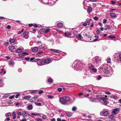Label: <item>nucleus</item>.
<instances>
[{"label":"nucleus","mask_w":121,"mask_h":121,"mask_svg":"<svg viewBox=\"0 0 121 121\" xmlns=\"http://www.w3.org/2000/svg\"><path fill=\"white\" fill-rule=\"evenodd\" d=\"M92 11V9L90 6H89L88 7L87 11L88 13H90Z\"/></svg>","instance_id":"21"},{"label":"nucleus","mask_w":121,"mask_h":121,"mask_svg":"<svg viewBox=\"0 0 121 121\" xmlns=\"http://www.w3.org/2000/svg\"><path fill=\"white\" fill-rule=\"evenodd\" d=\"M57 26L58 27L61 28L63 26V23L61 22H59L57 23Z\"/></svg>","instance_id":"23"},{"label":"nucleus","mask_w":121,"mask_h":121,"mask_svg":"<svg viewBox=\"0 0 121 121\" xmlns=\"http://www.w3.org/2000/svg\"><path fill=\"white\" fill-rule=\"evenodd\" d=\"M51 51L53 53H59L61 51L58 50L53 49H50Z\"/></svg>","instance_id":"13"},{"label":"nucleus","mask_w":121,"mask_h":121,"mask_svg":"<svg viewBox=\"0 0 121 121\" xmlns=\"http://www.w3.org/2000/svg\"><path fill=\"white\" fill-rule=\"evenodd\" d=\"M34 61L37 62V64L39 66H41L44 65V60L39 59H36Z\"/></svg>","instance_id":"6"},{"label":"nucleus","mask_w":121,"mask_h":121,"mask_svg":"<svg viewBox=\"0 0 121 121\" xmlns=\"http://www.w3.org/2000/svg\"><path fill=\"white\" fill-rule=\"evenodd\" d=\"M93 19L97 21L98 20L99 18L95 16L94 17Z\"/></svg>","instance_id":"47"},{"label":"nucleus","mask_w":121,"mask_h":121,"mask_svg":"<svg viewBox=\"0 0 121 121\" xmlns=\"http://www.w3.org/2000/svg\"><path fill=\"white\" fill-rule=\"evenodd\" d=\"M108 38L111 39H114L115 38V37L113 35H110L108 36Z\"/></svg>","instance_id":"35"},{"label":"nucleus","mask_w":121,"mask_h":121,"mask_svg":"<svg viewBox=\"0 0 121 121\" xmlns=\"http://www.w3.org/2000/svg\"><path fill=\"white\" fill-rule=\"evenodd\" d=\"M77 109V108L76 107H73L72 109V110L73 111H74L76 110Z\"/></svg>","instance_id":"45"},{"label":"nucleus","mask_w":121,"mask_h":121,"mask_svg":"<svg viewBox=\"0 0 121 121\" xmlns=\"http://www.w3.org/2000/svg\"><path fill=\"white\" fill-rule=\"evenodd\" d=\"M50 3L52 5H54L55 3V2L53 1V0H51L50 1Z\"/></svg>","instance_id":"49"},{"label":"nucleus","mask_w":121,"mask_h":121,"mask_svg":"<svg viewBox=\"0 0 121 121\" xmlns=\"http://www.w3.org/2000/svg\"><path fill=\"white\" fill-rule=\"evenodd\" d=\"M38 90H33L31 92V93H36L38 92Z\"/></svg>","instance_id":"33"},{"label":"nucleus","mask_w":121,"mask_h":121,"mask_svg":"<svg viewBox=\"0 0 121 121\" xmlns=\"http://www.w3.org/2000/svg\"><path fill=\"white\" fill-rule=\"evenodd\" d=\"M35 104L36 105L38 106H41V104L40 103L35 102Z\"/></svg>","instance_id":"44"},{"label":"nucleus","mask_w":121,"mask_h":121,"mask_svg":"<svg viewBox=\"0 0 121 121\" xmlns=\"http://www.w3.org/2000/svg\"><path fill=\"white\" fill-rule=\"evenodd\" d=\"M17 114L18 115H19L20 116H21L22 115V112H18Z\"/></svg>","instance_id":"63"},{"label":"nucleus","mask_w":121,"mask_h":121,"mask_svg":"<svg viewBox=\"0 0 121 121\" xmlns=\"http://www.w3.org/2000/svg\"><path fill=\"white\" fill-rule=\"evenodd\" d=\"M3 95L4 96L2 97L3 98L7 97L9 96V94H4Z\"/></svg>","instance_id":"34"},{"label":"nucleus","mask_w":121,"mask_h":121,"mask_svg":"<svg viewBox=\"0 0 121 121\" xmlns=\"http://www.w3.org/2000/svg\"><path fill=\"white\" fill-rule=\"evenodd\" d=\"M4 85L3 81L2 79L0 78V87H2Z\"/></svg>","instance_id":"20"},{"label":"nucleus","mask_w":121,"mask_h":121,"mask_svg":"<svg viewBox=\"0 0 121 121\" xmlns=\"http://www.w3.org/2000/svg\"><path fill=\"white\" fill-rule=\"evenodd\" d=\"M31 96L30 95H26L24 97V99H28L31 98Z\"/></svg>","instance_id":"27"},{"label":"nucleus","mask_w":121,"mask_h":121,"mask_svg":"<svg viewBox=\"0 0 121 121\" xmlns=\"http://www.w3.org/2000/svg\"><path fill=\"white\" fill-rule=\"evenodd\" d=\"M37 121H42V119L41 118H38L37 119Z\"/></svg>","instance_id":"64"},{"label":"nucleus","mask_w":121,"mask_h":121,"mask_svg":"<svg viewBox=\"0 0 121 121\" xmlns=\"http://www.w3.org/2000/svg\"><path fill=\"white\" fill-rule=\"evenodd\" d=\"M13 119H14L16 118V116L15 113L14 112H13L12 113Z\"/></svg>","instance_id":"30"},{"label":"nucleus","mask_w":121,"mask_h":121,"mask_svg":"<svg viewBox=\"0 0 121 121\" xmlns=\"http://www.w3.org/2000/svg\"><path fill=\"white\" fill-rule=\"evenodd\" d=\"M19 56L21 57L24 56L23 52L22 53L19 54L18 55Z\"/></svg>","instance_id":"54"},{"label":"nucleus","mask_w":121,"mask_h":121,"mask_svg":"<svg viewBox=\"0 0 121 121\" xmlns=\"http://www.w3.org/2000/svg\"><path fill=\"white\" fill-rule=\"evenodd\" d=\"M26 111H23L22 112V115L24 117L25 115L26 114Z\"/></svg>","instance_id":"40"},{"label":"nucleus","mask_w":121,"mask_h":121,"mask_svg":"<svg viewBox=\"0 0 121 121\" xmlns=\"http://www.w3.org/2000/svg\"><path fill=\"white\" fill-rule=\"evenodd\" d=\"M36 31L33 28H32L30 30V31L32 33H35Z\"/></svg>","instance_id":"38"},{"label":"nucleus","mask_w":121,"mask_h":121,"mask_svg":"<svg viewBox=\"0 0 121 121\" xmlns=\"http://www.w3.org/2000/svg\"><path fill=\"white\" fill-rule=\"evenodd\" d=\"M14 97V95H13L9 97V98L10 99H12Z\"/></svg>","instance_id":"55"},{"label":"nucleus","mask_w":121,"mask_h":121,"mask_svg":"<svg viewBox=\"0 0 121 121\" xmlns=\"http://www.w3.org/2000/svg\"><path fill=\"white\" fill-rule=\"evenodd\" d=\"M77 37L79 39H81L82 37L81 35L80 34H78L77 35H76Z\"/></svg>","instance_id":"32"},{"label":"nucleus","mask_w":121,"mask_h":121,"mask_svg":"<svg viewBox=\"0 0 121 121\" xmlns=\"http://www.w3.org/2000/svg\"><path fill=\"white\" fill-rule=\"evenodd\" d=\"M101 60V58L100 57L96 56L92 58V61L93 64L95 65L100 63Z\"/></svg>","instance_id":"4"},{"label":"nucleus","mask_w":121,"mask_h":121,"mask_svg":"<svg viewBox=\"0 0 121 121\" xmlns=\"http://www.w3.org/2000/svg\"><path fill=\"white\" fill-rule=\"evenodd\" d=\"M10 120V119L9 118H6L5 119L4 121H9Z\"/></svg>","instance_id":"58"},{"label":"nucleus","mask_w":121,"mask_h":121,"mask_svg":"<svg viewBox=\"0 0 121 121\" xmlns=\"http://www.w3.org/2000/svg\"><path fill=\"white\" fill-rule=\"evenodd\" d=\"M110 15L112 17H115L116 15L115 13H110Z\"/></svg>","instance_id":"36"},{"label":"nucleus","mask_w":121,"mask_h":121,"mask_svg":"<svg viewBox=\"0 0 121 121\" xmlns=\"http://www.w3.org/2000/svg\"><path fill=\"white\" fill-rule=\"evenodd\" d=\"M39 32L41 34L45 33V29L44 28H42L40 30Z\"/></svg>","instance_id":"19"},{"label":"nucleus","mask_w":121,"mask_h":121,"mask_svg":"<svg viewBox=\"0 0 121 121\" xmlns=\"http://www.w3.org/2000/svg\"><path fill=\"white\" fill-rule=\"evenodd\" d=\"M38 50V48L37 47H34L32 49V51L33 52H35L37 51Z\"/></svg>","instance_id":"22"},{"label":"nucleus","mask_w":121,"mask_h":121,"mask_svg":"<svg viewBox=\"0 0 121 121\" xmlns=\"http://www.w3.org/2000/svg\"><path fill=\"white\" fill-rule=\"evenodd\" d=\"M18 71L19 72H21L22 71V69L20 68H19L18 69Z\"/></svg>","instance_id":"57"},{"label":"nucleus","mask_w":121,"mask_h":121,"mask_svg":"<svg viewBox=\"0 0 121 121\" xmlns=\"http://www.w3.org/2000/svg\"><path fill=\"white\" fill-rule=\"evenodd\" d=\"M90 101L92 102H95L96 101V99L95 98L90 99Z\"/></svg>","instance_id":"42"},{"label":"nucleus","mask_w":121,"mask_h":121,"mask_svg":"<svg viewBox=\"0 0 121 121\" xmlns=\"http://www.w3.org/2000/svg\"><path fill=\"white\" fill-rule=\"evenodd\" d=\"M65 35L67 37H69L72 34L71 33L65 32Z\"/></svg>","instance_id":"16"},{"label":"nucleus","mask_w":121,"mask_h":121,"mask_svg":"<svg viewBox=\"0 0 121 121\" xmlns=\"http://www.w3.org/2000/svg\"><path fill=\"white\" fill-rule=\"evenodd\" d=\"M89 68L94 73H96L97 71V69L94 67L93 65H91L89 67Z\"/></svg>","instance_id":"8"},{"label":"nucleus","mask_w":121,"mask_h":121,"mask_svg":"<svg viewBox=\"0 0 121 121\" xmlns=\"http://www.w3.org/2000/svg\"><path fill=\"white\" fill-rule=\"evenodd\" d=\"M111 59L110 58L108 59H107V63H110L111 62Z\"/></svg>","instance_id":"43"},{"label":"nucleus","mask_w":121,"mask_h":121,"mask_svg":"<svg viewBox=\"0 0 121 121\" xmlns=\"http://www.w3.org/2000/svg\"><path fill=\"white\" fill-rule=\"evenodd\" d=\"M105 30H109L110 29V28L109 26V25H105Z\"/></svg>","instance_id":"29"},{"label":"nucleus","mask_w":121,"mask_h":121,"mask_svg":"<svg viewBox=\"0 0 121 121\" xmlns=\"http://www.w3.org/2000/svg\"><path fill=\"white\" fill-rule=\"evenodd\" d=\"M9 48L11 52H13V50L15 49V47L13 45L10 46L9 47Z\"/></svg>","instance_id":"15"},{"label":"nucleus","mask_w":121,"mask_h":121,"mask_svg":"<svg viewBox=\"0 0 121 121\" xmlns=\"http://www.w3.org/2000/svg\"><path fill=\"white\" fill-rule=\"evenodd\" d=\"M82 64L79 60H77L75 61L72 67L74 69V70H78L82 69L81 65Z\"/></svg>","instance_id":"2"},{"label":"nucleus","mask_w":121,"mask_h":121,"mask_svg":"<svg viewBox=\"0 0 121 121\" xmlns=\"http://www.w3.org/2000/svg\"><path fill=\"white\" fill-rule=\"evenodd\" d=\"M50 29H47L45 30V33H46L49 31Z\"/></svg>","instance_id":"52"},{"label":"nucleus","mask_w":121,"mask_h":121,"mask_svg":"<svg viewBox=\"0 0 121 121\" xmlns=\"http://www.w3.org/2000/svg\"><path fill=\"white\" fill-rule=\"evenodd\" d=\"M84 75L86 76H89L90 74L89 72L87 71H86L84 73Z\"/></svg>","instance_id":"26"},{"label":"nucleus","mask_w":121,"mask_h":121,"mask_svg":"<svg viewBox=\"0 0 121 121\" xmlns=\"http://www.w3.org/2000/svg\"><path fill=\"white\" fill-rule=\"evenodd\" d=\"M42 118L44 119H45L46 118V116L44 115L43 114L42 116Z\"/></svg>","instance_id":"60"},{"label":"nucleus","mask_w":121,"mask_h":121,"mask_svg":"<svg viewBox=\"0 0 121 121\" xmlns=\"http://www.w3.org/2000/svg\"><path fill=\"white\" fill-rule=\"evenodd\" d=\"M97 98L98 99H100L102 100L104 102V104L105 105H106L108 104L107 102V98L105 97H98V95H97Z\"/></svg>","instance_id":"7"},{"label":"nucleus","mask_w":121,"mask_h":121,"mask_svg":"<svg viewBox=\"0 0 121 121\" xmlns=\"http://www.w3.org/2000/svg\"><path fill=\"white\" fill-rule=\"evenodd\" d=\"M108 65L107 64H104L101 65L99 68V69L100 71L102 72H104L107 74H109L108 77L111 76L112 74V73L110 72L109 69L108 67Z\"/></svg>","instance_id":"1"},{"label":"nucleus","mask_w":121,"mask_h":121,"mask_svg":"<svg viewBox=\"0 0 121 121\" xmlns=\"http://www.w3.org/2000/svg\"><path fill=\"white\" fill-rule=\"evenodd\" d=\"M47 96L48 98L49 99H53L54 97L53 96L50 95H47Z\"/></svg>","instance_id":"37"},{"label":"nucleus","mask_w":121,"mask_h":121,"mask_svg":"<svg viewBox=\"0 0 121 121\" xmlns=\"http://www.w3.org/2000/svg\"><path fill=\"white\" fill-rule=\"evenodd\" d=\"M91 20H92V19H89L88 18H87L86 20L85 23L87 24V25H89Z\"/></svg>","instance_id":"17"},{"label":"nucleus","mask_w":121,"mask_h":121,"mask_svg":"<svg viewBox=\"0 0 121 121\" xmlns=\"http://www.w3.org/2000/svg\"><path fill=\"white\" fill-rule=\"evenodd\" d=\"M27 109L28 110H32L33 108V106L32 105L30 104L28 105L27 107Z\"/></svg>","instance_id":"18"},{"label":"nucleus","mask_w":121,"mask_h":121,"mask_svg":"<svg viewBox=\"0 0 121 121\" xmlns=\"http://www.w3.org/2000/svg\"><path fill=\"white\" fill-rule=\"evenodd\" d=\"M96 32L97 33L99 34H100L102 33V32L100 31L99 30H97Z\"/></svg>","instance_id":"61"},{"label":"nucleus","mask_w":121,"mask_h":121,"mask_svg":"<svg viewBox=\"0 0 121 121\" xmlns=\"http://www.w3.org/2000/svg\"><path fill=\"white\" fill-rule=\"evenodd\" d=\"M107 20L106 19H104L103 20V23L104 24H105L107 22Z\"/></svg>","instance_id":"46"},{"label":"nucleus","mask_w":121,"mask_h":121,"mask_svg":"<svg viewBox=\"0 0 121 121\" xmlns=\"http://www.w3.org/2000/svg\"><path fill=\"white\" fill-rule=\"evenodd\" d=\"M22 50L21 48H18L17 49L16 51L17 53H20L22 52Z\"/></svg>","instance_id":"25"},{"label":"nucleus","mask_w":121,"mask_h":121,"mask_svg":"<svg viewBox=\"0 0 121 121\" xmlns=\"http://www.w3.org/2000/svg\"><path fill=\"white\" fill-rule=\"evenodd\" d=\"M65 113L68 116L70 117L72 115V113L70 112H65Z\"/></svg>","instance_id":"24"},{"label":"nucleus","mask_w":121,"mask_h":121,"mask_svg":"<svg viewBox=\"0 0 121 121\" xmlns=\"http://www.w3.org/2000/svg\"><path fill=\"white\" fill-rule=\"evenodd\" d=\"M4 70V68L2 69H0V73L1 75H3L6 73V71Z\"/></svg>","instance_id":"14"},{"label":"nucleus","mask_w":121,"mask_h":121,"mask_svg":"<svg viewBox=\"0 0 121 121\" xmlns=\"http://www.w3.org/2000/svg\"><path fill=\"white\" fill-rule=\"evenodd\" d=\"M48 82L52 83L53 82V80L52 78L48 79Z\"/></svg>","instance_id":"41"},{"label":"nucleus","mask_w":121,"mask_h":121,"mask_svg":"<svg viewBox=\"0 0 121 121\" xmlns=\"http://www.w3.org/2000/svg\"><path fill=\"white\" fill-rule=\"evenodd\" d=\"M11 115V114L10 112L7 113L5 114V115L6 117H7L8 116H10Z\"/></svg>","instance_id":"51"},{"label":"nucleus","mask_w":121,"mask_h":121,"mask_svg":"<svg viewBox=\"0 0 121 121\" xmlns=\"http://www.w3.org/2000/svg\"><path fill=\"white\" fill-rule=\"evenodd\" d=\"M109 110L106 109H104L100 112L101 115L104 116H108L109 114Z\"/></svg>","instance_id":"5"},{"label":"nucleus","mask_w":121,"mask_h":121,"mask_svg":"<svg viewBox=\"0 0 121 121\" xmlns=\"http://www.w3.org/2000/svg\"><path fill=\"white\" fill-rule=\"evenodd\" d=\"M44 65L48 64L52 62V60L49 58H47L44 60Z\"/></svg>","instance_id":"9"},{"label":"nucleus","mask_w":121,"mask_h":121,"mask_svg":"<svg viewBox=\"0 0 121 121\" xmlns=\"http://www.w3.org/2000/svg\"><path fill=\"white\" fill-rule=\"evenodd\" d=\"M23 37L26 39H27L29 37V33L28 32H26L23 33Z\"/></svg>","instance_id":"10"},{"label":"nucleus","mask_w":121,"mask_h":121,"mask_svg":"<svg viewBox=\"0 0 121 121\" xmlns=\"http://www.w3.org/2000/svg\"><path fill=\"white\" fill-rule=\"evenodd\" d=\"M70 98L68 96H64L61 97L59 98V101L60 103L62 104H66V103L68 102Z\"/></svg>","instance_id":"3"},{"label":"nucleus","mask_w":121,"mask_h":121,"mask_svg":"<svg viewBox=\"0 0 121 121\" xmlns=\"http://www.w3.org/2000/svg\"><path fill=\"white\" fill-rule=\"evenodd\" d=\"M30 57H25L24 59V60L26 61H29V60H30Z\"/></svg>","instance_id":"50"},{"label":"nucleus","mask_w":121,"mask_h":121,"mask_svg":"<svg viewBox=\"0 0 121 121\" xmlns=\"http://www.w3.org/2000/svg\"><path fill=\"white\" fill-rule=\"evenodd\" d=\"M90 95L89 94H87L86 95L84 94L83 95V97H87Z\"/></svg>","instance_id":"48"},{"label":"nucleus","mask_w":121,"mask_h":121,"mask_svg":"<svg viewBox=\"0 0 121 121\" xmlns=\"http://www.w3.org/2000/svg\"><path fill=\"white\" fill-rule=\"evenodd\" d=\"M43 90H42L40 91L39 92V95H40L43 93Z\"/></svg>","instance_id":"53"},{"label":"nucleus","mask_w":121,"mask_h":121,"mask_svg":"<svg viewBox=\"0 0 121 121\" xmlns=\"http://www.w3.org/2000/svg\"><path fill=\"white\" fill-rule=\"evenodd\" d=\"M113 115H110L108 117V118L109 119H111L112 118H113Z\"/></svg>","instance_id":"62"},{"label":"nucleus","mask_w":121,"mask_h":121,"mask_svg":"<svg viewBox=\"0 0 121 121\" xmlns=\"http://www.w3.org/2000/svg\"><path fill=\"white\" fill-rule=\"evenodd\" d=\"M16 40V39L15 38H13L12 39L10 38L9 39V41L10 44H12V43L15 42Z\"/></svg>","instance_id":"12"},{"label":"nucleus","mask_w":121,"mask_h":121,"mask_svg":"<svg viewBox=\"0 0 121 121\" xmlns=\"http://www.w3.org/2000/svg\"><path fill=\"white\" fill-rule=\"evenodd\" d=\"M120 108H117L113 109L112 111V114L114 115H115L117 113L118 111L119 110Z\"/></svg>","instance_id":"11"},{"label":"nucleus","mask_w":121,"mask_h":121,"mask_svg":"<svg viewBox=\"0 0 121 121\" xmlns=\"http://www.w3.org/2000/svg\"><path fill=\"white\" fill-rule=\"evenodd\" d=\"M35 58L34 57H32L30 59V60L29 61H32V62H36L34 61L35 60H36V59H35Z\"/></svg>","instance_id":"28"},{"label":"nucleus","mask_w":121,"mask_h":121,"mask_svg":"<svg viewBox=\"0 0 121 121\" xmlns=\"http://www.w3.org/2000/svg\"><path fill=\"white\" fill-rule=\"evenodd\" d=\"M58 91L59 92H60L62 91V89L61 88H58L57 89Z\"/></svg>","instance_id":"56"},{"label":"nucleus","mask_w":121,"mask_h":121,"mask_svg":"<svg viewBox=\"0 0 121 121\" xmlns=\"http://www.w3.org/2000/svg\"><path fill=\"white\" fill-rule=\"evenodd\" d=\"M96 78L98 80H99L102 77L100 75H98L97 76Z\"/></svg>","instance_id":"39"},{"label":"nucleus","mask_w":121,"mask_h":121,"mask_svg":"<svg viewBox=\"0 0 121 121\" xmlns=\"http://www.w3.org/2000/svg\"><path fill=\"white\" fill-rule=\"evenodd\" d=\"M38 97V96L37 95H36L35 96H34L32 98H34L35 99H37V98Z\"/></svg>","instance_id":"59"},{"label":"nucleus","mask_w":121,"mask_h":121,"mask_svg":"<svg viewBox=\"0 0 121 121\" xmlns=\"http://www.w3.org/2000/svg\"><path fill=\"white\" fill-rule=\"evenodd\" d=\"M9 65H14V62L13 61H9Z\"/></svg>","instance_id":"31"}]
</instances>
